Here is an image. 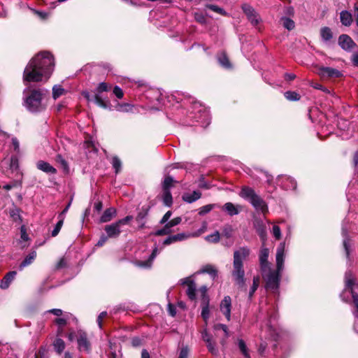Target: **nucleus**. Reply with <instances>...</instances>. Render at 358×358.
Here are the masks:
<instances>
[{
	"mask_svg": "<svg viewBox=\"0 0 358 358\" xmlns=\"http://www.w3.org/2000/svg\"><path fill=\"white\" fill-rule=\"evenodd\" d=\"M10 167L13 170H16L18 168V159L17 157L12 156L10 159Z\"/></svg>",
	"mask_w": 358,
	"mask_h": 358,
	"instance_id": "3c124183",
	"label": "nucleus"
},
{
	"mask_svg": "<svg viewBox=\"0 0 358 358\" xmlns=\"http://www.w3.org/2000/svg\"><path fill=\"white\" fill-rule=\"evenodd\" d=\"M338 44L341 48L346 51H350L355 46L352 39L346 34H342L338 38Z\"/></svg>",
	"mask_w": 358,
	"mask_h": 358,
	"instance_id": "4468645a",
	"label": "nucleus"
},
{
	"mask_svg": "<svg viewBox=\"0 0 358 358\" xmlns=\"http://www.w3.org/2000/svg\"><path fill=\"white\" fill-rule=\"evenodd\" d=\"M345 287L351 289V294L353 299V303L357 308V311L354 315L358 316V294L352 290V285H354V279L352 274L350 271H347L345 275Z\"/></svg>",
	"mask_w": 358,
	"mask_h": 358,
	"instance_id": "6e6552de",
	"label": "nucleus"
},
{
	"mask_svg": "<svg viewBox=\"0 0 358 358\" xmlns=\"http://www.w3.org/2000/svg\"><path fill=\"white\" fill-rule=\"evenodd\" d=\"M94 101L95 103L99 106L100 107H102L103 108H106L108 107L107 103L102 99V98L98 95L96 94L94 96Z\"/></svg>",
	"mask_w": 358,
	"mask_h": 358,
	"instance_id": "49530a36",
	"label": "nucleus"
},
{
	"mask_svg": "<svg viewBox=\"0 0 358 358\" xmlns=\"http://www.w3.org/2000/svg\"><path fill=\"white\" fill-rule=\"evenodd\" d=\"M180 284L187 287L186 294L190 300L196 299V286L194 280L187 277L180 280Z\"/></svg>",
	"mask_w": 358,
	"mask_h": 358,
	"instance_id": "1a4fd4ad",
	"label": "nucleus"
},
{
	"mask_svg": "<svg viewBox=\"0 0 358 358\" xmlns=\"http://www.w3.org/2000/svg\"><path fill=\"white\" fill-rule=\"evenodd\" d=\"M20 238H21V240L23 241H28L29 238V235L27 234V229L25 227V226H22L20 227Z\"/></svg>",
	"mask_w": 358,
	"mask_h": 358,
	"instance_id": "de8ad7c7",
	"label": "nucleus"
},
{
	"mask_svg": "<svg viewBox=\"0 0 358 358\" xmlns=\"http://www.w3.org/2000/svg\"><path fill=\"white\" fill-rule=\"evenodd\" d=\"M48 91L43 89L27 88L24 91V106L30 112L37 113L43 110L45 105L43 103V99L46 95Z\"/></svg>",
	"mask_w": 358,
	"mask_h": 358,
	"instance_id": "20e7f679",
	"label": "nucleus"
},
{
	"mask_svg": "<svg viewBox=\"0 0 358 358\" xmlns=\"http://www.w3.org/2000/svg\"><path fill=\"white\" fill-rule=\"evenodd\" d=\"M64 92V88L60 85H55L52 88V96L55 99H57L63 94Z\"/></svg>",
	"mask_w": 358,
	"mask_h": 358,
	"instance_id": "ea45409f",
	"label": "nucleus"
},
{
	"mask_svg": "<svg viewBox=\"0 0 358 358\" xmlns=\"http://www.w3.org/2000/svg\"><path fill=\"white\" fill-rule=\"evenodd\" d=\"M201 196V193L200 192L194 191L191 194H189V193L185 194L182 196V199L185 201H186L187 203H191L196 201L199 199H200Z\"/></svg>",
	"mask_w": 358,
	"mask_h": 358,
	"instance_id": "4be33fe9",
	"label": "nucleus"
},
{
	"mask_svg": "<svg viewBox=\"0 0 358 358\" xmlns=\"http://www.w3.org/2000/svg\"><path fill=\"white\" fill-rule=\"evenodd\" d=\"M65 347L66 345L64 341L60 338H57L53 342V348L59 355L63 352Z\"/></svg>",
	"mask_w": 358,
	"mask_h": 358,
	"instance_id": "cd10ccee",
	"label": "nucleus"
},
{
	"mask_svg": "<svg viewBox=\"0 0 358 358\" xmlns=\"http://www.w3.org/2000/svg\"><path fill=\"white\" fill-rule=\"evenodd\" d=\"M281 20L282 21L283 27L287 29L292 30L294 28L295 24L292 20L283 17L281 18Z\"/></svg>",
	"mask_w": 358,
	"mask_h": 358,
	"instance_id": "f704fd0d",
	"label": "nucleus"
},
{
	"mask_svg": "<svg viewBox=\"0 0 358 358\" xmlns=\"http://www.w3.org/2000/svg\"><path fill=\"white\" fill-rule=\"evenodd\" d=\"M220 235L219 231H216L213 234L206 236L205 239L210 243H217L220 241Z\"/></svg>",
	"mask_w": 358,
	"mask_h": 358,
	"instance_id": "58836bf2",
	"label": "nucleus"
},
{
	"mask_svg": "<svg viewBox=\"0 0 358 358\" xmlns=\"http://www.w3.org/2000/svg\"><path fill=\"white\" fill-rule=\"evenodd\" d=\"M218 62L221 66L226 69H229L231 67L229 59L224 53H221L219 55Z\"/></svg>",
	"mask_w": 358,
	"mask_h": 358,
	"instance_id": "2f4dec72",
	"label": "nucleus"
},
{
	"mask_svg": "<svg viewBox=\"0 0 358 358\" xmlns=\"http://www.w3.org/2000/svg\"><path fill=\"white\" fill-rule=\"evenodd\" d=\"M197 118L198 120L196 121L201 122L202 127H206L210 123L209 115L206 110H203L200 117Z\"/></svg>",
	"mask_w": 358,
	"mask_h": 358,
	"instance_id": "473e14b6",
	"label": "nucleus"
},
{
	"mask_svg": "<svg viewBox=\"0 0 358 358\" xmlns=\"http://www.w3.org/2000/svg\"><path fill=\"white\" fill-rule=\"evenodd\" d=\"M108 89H109V87L107 83H99V85L97 87V91L99 92H107L108 90Z\"/></svg>",
	"mask_w": 358,
	"mask_h": 358,
	"instance_id": "052dcab7",
	"label": "nucleus"
},
{
	"mask_svg": "<svg viewBox=\"0 0 358 358\" xmlns=\"http://www.w3.org/2000/svg\"><path fill=\"white\" fill-rule=\"evenodd\" d=\"M128 108H130V105L127 103L118 105L117 107V110L122 112H127L129 111Z\"/></svg>",
	"mask_w": 358,
	"mask_h": 358,
	"instance_id": "69168bd1",
	"label": "nucleus"
},
{
	"mask_svg": "<svg viewBox=\"0 0 358 358\" xmlns=\"http://www.w3.org/2000/svg\"><path fill=\"white\" fill-rule=\"evenodd\" d=\"M354 10H355L354 16L355 18L357 26L358 27V1L355 3Z\"/></svg>",
	"mask_w": 358,
	"mask_h": 358,
	"instance_id": "774afa93",
	"label": "nucleus"
},
{
	"mask_svg": "<svg viewBox=\"0 0 358 358\" xmlns=\"http://www.w3.org/2000/svg\"><path fill=\"white\" fill-rule=\"evenodd\" d=\"M173 182L174 180L172 177L166 176L163 182V189L170 190V187L172 186Z\"/></svg>",
	"mask_w": 358,
	"mask_h": 358,
	"instance_id": "37998d69",
	"label": "nucleus"
},
{
	"mask_svg": "<svg viewBox=\"0 0 358 358\" xmlns=\"http://www.w3.org/2000/svg\"><path fill=\"white\" fill-rule=\"evenodd\" d=\"M284 95L289 101H299L301 99L299 94L293 91H287L285 92Z\"/></svg>",
	"mask_w": 358,
	"mask_h": 358,
	"instance_id": "72a5a7b5",
	"label": "nucleus"
},
{
	"mask_svg": "<svg viewBox=\"0 0 358 358\" xmlns=\"http://www.w3.org/2000/svg\"><path fill=\"white\" fill-rule=\"evenodd\" d=\"M17 275V272L15 271H10L6 273V275L4 276V278L2 279L0 287L2 289H6L8 288L10 284L12 282V281L15 279V276Z\"/></svg>",
	"mask_w": 358,
	"mask_h": 358,
	"instance_id": "f3484780",
	"label": "nucleus"
},
{
	"mask_svg": "<svg viewBox=\"0 0 358 358\" xmlns=\"http://www.w3.org/2000/svg\"><path fill=\"white\" fill-rule=\"evenodd\" d=\"M36 167L38 169L46 173L55 174L57 173V170L55 168H54L49 163L43 160H39L37 162Z\"/></svg>",
	"mask_w": 358,
	"mask_h": 358,
	"instance_id": "dca6fc26",
	"label": "nucleus"
},
{
	"mask_svg": "<svg viewBox=\"0 0 358 358\" xmlns=\"http://www.w3.org/2000/svg\"><path fill=\"white\" fill-rule=\"evenodd\" d=\"M285 243H282L279 245L276 252V269L273 270L269 268L268 271L265 272H261L262 278L265 281V287L267 289L276 291L278 289L280 273L284 267V259H285Z\"/></svg>",
	"mask_w": 358,
	"mask_h": 358,
	"instance_id": "f03ea898",
	"label": "nucleus"
},
{
	"mask_svg": "<svg viewBox=\"0 0 358 358\" xmlns=\"http://www.w3.org/2000/svg\"><path fill=\"white\" fill-rule=\"evenodd\" d=\"M55 161L59 163L64 171H69V165L67 162L62 157V155H57L55 157Z\"/></svg>",
	"mask_w": 358,
	"mask_h": 358,
	"instance_id": "4c0bfd02",
	"label": "nucleus"
},
{
	"mask_svg": "<svg viewBox=\"0 0 358 358\" xmlns=\"http://www.w3.org/2000/svg\"><path fill=\"white\" fill-rule=\"evenodd\" d=\"M148 215V209L143 208L141 211H140L136 216V221L141 222Z\"/></svg>",
	"mask_w": 358,
	"mask_h": 358,
	"instance_id": "09e8293b",
	"label": "nucleus"
},
{
	"mask_svg": "<svg viewBox=\"0 0 358 358\" xmlns=\"http://www.w3.org/2000/svg\"><path fill=\"white\" fill-rule=\"evenodd\" d=\"M112 164H113V168L115 170V173H117L120 171L121 166H122L120 159L117 157H113Z\"/></svg>",
	"mask_w": 358,
	"mask_h": 358,
	"instance_id": "c03bdc74",
	"label": "nucleus"
},
{
	"mask_svg": "<svg viewBox=\"0 0 358 358\" xmlns=\"http://www.w3.org/2000/svg\"><path fill=\"white\" fill-rule=\"evenodd\" d=\"M172 215V213L171 211L169 210L167 211L165 215L163 216V217L162 218V220H160V224H166L167 223V221L169 220V218L171 217Z\"/></svg>",
	"mask_w": 358,
	"mask_h": 358,
	"instance_id": "e2e57ef3",
	"label": "nucleus"
},
{
	"mask_svg": "<svg viewBox=\"0 0 358 358\" xmlns=\"http://www.w3.org/2000/svg\"><path fill=\"white\" fill-rule=\"evenodd\" d=\"M320 35L322 38L325 41H330L333 37L331 30L327 27H324L321 29Z\"/></svg>",
	"mask_w": 358,
	"mask_h": 358,
	"instance_id": "c756f323",
	"label": "nucleus"
},
{
	"mask_svg": "<svg viewBox=\"0 0 358 358\" xmlns=\"http://www.w3.org/2000/svg\"><path fill=\"white\" fill-rule=\"evenodd\" d=\"M116 215V209L114 208H107L100 218L101 222H108Z\"/></svg>",
	"mask_w": 358,
	"mask_h": 358,
	"instance_id": "aec40b11",
	"label": "nucleus"
},
{
	"mask_svg": "<svg viewBox=\"0 0 358 358\" xmlns=\"http://www.w3.org/2000/svg\"><path fill=\"white\" fill-rule=\"evenodd\" d=\"M237 345L239 350L245 358H251L249 349L248 348L245 342L243 339L238 338L237 340Z\"/></svg>",
	"mask_w": 358,
	"mask_h": 358,
	"instance_id": "393cba45",
	"label": "nucleus"
},
{
	"mask_svg": "<svg viewBox=\"0 0 358 358\" xmlns=\"http://www.w3.org/2000/svg\"><path fill=\"white\" fill-rule=\"evenodd\" d=\"M201 317L205 321V322H207L210 317L209 298H205L204 302H201Z\"/></svg>",
	"mask_w": 358,
	"mask_h": 358,
	"instance_id": "b1692460",
	"label": "nucleus"
},
{
	"mask_svg": "<svg viewBox=\"0 0 358 358\" xmlns=\"http://www.w3.org/2000/svg\"><path fill=\"white\" fill-rule=\"evenodd\" d=\"M217 206L216 204H208L199 208V214L204 215L210 212L214 208Z\"/></svg>",
	"mask_w": 358,
	"mask_h": 358,
	"instance_id": "c9c22d12",
	"label": "nucleus"
},
{
	"mask_svg": "<svg viewBox=\"0 0 358 358\" xmlns=\"http://www.w3.org/2000/svg\"><path fill=\"white\" fill-rule=\"evenodd\" d=\"M250 255V250L248 247H241L234 252L231 276L234 283L239 288H243L245 285L244 262L248 259Z\"/></svg>",
	"mask_w": 358,
	"mask_h": 358,
	"instance_id": "7ed1b4c3",
	"label": "nucleus"
},
{
	"mask_svg": "<svg viewBox=\"0 0 358 358\" xmlns=\"http://www.w3.org/2000/svg\"><path fill=\"white\" fill-rule=\"evenodd\" d=\"M188 353V349L187 348H182L180 352L179 358H187Z\"/></svg>",
	"mask_w": 358,
	"mask_h": 358,
	"instance_id": "338daca9",
	"label": "nucleus"
},
{
	"mask_svg": "<svg viewBox=\"0 0 358 358\" xmlns=\"http://www.w3.org/2000/svg\"><path fill=\"white\" fill-rule=\"evenodd\" d=\"M194 18H195L196 22H199L201 24L206 23V17H205V16L202 13H194Z\"/></svg>",
	"mask_w": 358,
	"mask_h": 358,
	"instance_id": "864d4df0",
	"label": "nucleus"
},
{
	"mask_svg": "<svg viewBox=\"0 0 358 358\" xmlns=\"http://www.w3.org/2000/svg\"><path fill=\"white\" fill-rule=\"evenodd\" d=\"M76 337L79 350L90 351V343L88 340L87 333L83 330H78L76 334Z\"/></svg>",
	"mask_w": 358,
	"mask_h": 358,
	"instance_id": "9d476101",
	"label": "nucleus"
},
{
	"mask_svg": "<svg viewBox=\"0 0 358 358\" xmlns=\"http://www.w3.org/2000/svg\"><path fill=\"white\" fill-rule=\"evenodd\" d=\"M133 219V217L131 215H127L123 219L119 220L117 222L119 224H120L121 226L127 224L128 222H129Z\"/></svg>",
	"mask_w": 358,
	"mask_h": 358,
	"instance_id": "0e129e2a",
	"label": "nucleus"
},
{
	"mask_svg": "<svg viewBox=\"0 0 358 358\" xmlns=\"http://www.w3.org/2000/svg\"><path fill=\"white\" fill-rule=\"evenodd\" d=\"M269 255V250L264 247L263 245L259 250V268L261 272H265L268 271L269 268H271V264L269 263L268 259Z\"/></svg>",
	"mask_w": 358,
	"mask_h": 358,
	"instance_id": "423d86ee",
	"label": "nucleus"
},
{
	"mask_svg": "<svg viewBox=\"0 0 358 358\" xmlns=\"http://www.w3.org/2000/svg\"><path fill=\"white\" fill-rule=\"evenodd\" d=\"M239 196L248 200L257 210L264 214L268 212V206L266 202L255 192L253 189L249 187H243L239 193Z\"/></svg>",
	"mask_w": 358,
	"mask_h": 358,
	"instance_id": "39448f33",
	"label": "nucleus"
},
{
	"mask_svg": "<svg viewBox=\"0 0 358 358\" xmlns=\"http://www.w3.org/2000/svg\"><path fill=\"white\" fill-rule=\"evenodd\" d=\"M206 6L208 9H210L215 13H217L220 15H227L226 11L224 9H222V8L218 7L217 6L212 5V4H207Z\"/></svg>",
	"mask_w": 358,
	"mask_h": 358,
	"instance_id": "a19ab883",
	"label": "nucleus"
},
{
	"mask_svg": "<svg viewBox=\"0 0 358 358\" xmlns=\"http://www.w3.org/2000/svg\"><path fill=\"white\" fill-rule=\"evenodd\" d=\"M157 254H158V248L157 247H155L153 249L152 252L150 255L149 259L148 260H146V261H140V262H138L137 263V265L138 266L143 267V268H150L151 266V265H152V261L156 257Z\"/></svg>",
	"mask_w": 358,
	"mask_h": 358,
	"instance_id": "a211bd4d",
	"label": "nucleus"
},
{
	"mask_svg": "<svg viewBox=\"0 0 358 358\" xmlns=\"http://www.w3.org/2000/svg\"><path fill=\"white\" fill-rule=\"evenodd\" d=\"M342 235L343 236V247L345 248L346 256L349 257L350 256V238L348 233L347 229L345 228L342 229Z\"/></svg>",
	"mask_w": 358,
	"mask_h": 358,
	"instance_id": "bb28decb",
	"label": "nucleus"
},
{
	"mask_svg": "<svg viewBox=\"0 0 358 358\" xmlns=\"http://www.w3.org/2000/svg\"><path fill=\"white\" fill-rule=\"evenodd\" d=\"M36 257V252L31 251L28 255H27L24 259L21 262L19 266L20 270H22L24 267L30 265L34 261Z\"/></svg>",
	"mask_w": 358,
	"mask_h": 358,
	"instance_id": "412c9836",
	"label": "nucleus"
},
{
	"mask_svg": "<svg viewBox=\"0 0 358 358\" xmlns=\"http://www.w3.org/2000/svg\"><path fill=\"white\" fill-rule=\"evenodd\" d=\"M55 63L52 55L48 52H40L28 63L23 73V82L36 83L48 79L52 73Z\"/></svg>",
	"mask_w": 358,
	"mask_h": 358,
	"instance_id": "f257e3e1",
	"label": "nucleus"
},
{
	"mask_svg": "<svg viewBox=\"0 0 358 358\" xmlns=\"http://www.w3.org/2000/svg\"><path fill=\"white\" fill-rule=\"evenodd\" d=\"M201 336L203 340V341L206 344V347L208 350V351L213 355H219V350L217 348V344L215 341L213 339L212 335L208 333L206 329H204L201 332Z\"/></svg>",
	"mask_w": 358,
	"mask_h": 358,
	"instance_id": "0eeeda50",
	"label": "nucleus"
},
{
	"mask_svg": "<svg viewBox=\"0 0 358 358\" xmlns=\"http://www.w3.org/2000/svg\"><path fill=\"white\" fill-rule=\"evenodd\" d=\"M58 217L59 220L52 231V236L53 237L57 236L64 223V217L58 216Z\"/></svg>",
	"mask_w": 358,
	"mask_h": 358,
	"instance_id": "e433bc0d",
	"label": "nucleus"
},
{
	"mask_svg": "<svg viewBox=\"0 0 358 358\" xmlns=\"http://www.w3.org/2000/svg\"><path fill=\"white\" fill-rule=\"evenodd\" d=\"M54 322L59 327H64L67 323V318L65 317L56 318Z\"/></svg>",
	"mask_w": 358,
	"mask_h": 358,
	"instance_id": "6e6d98bb",
	"label": "nucleus"
},
{
	"mask_svg": "<svg viewBox=\"0 0 358 358\" xmlns=\"http://www.w3.org/2000/svg\"><path fill=\"white\" fill-rule=\"evenodd\" d=\"M199 273H208L214 279L217 275V271L214 266L211 264H207L201 268V270L199 271Z\"/></svg>",
	"mask_w": 358,
	"mask_h": 358,
	"instance_id": "5701e85b",
	"label": "nucleus"
},
{
	"mask_svg": "<svg viewBox=\"0 0 358 358\" xmlns=\"http://www.w3.org/2000/svg\"><path fill=\"white\" fill-rule=\"evenodd\" d=\"M341 23L345 26H350L352 22V15L347 10H343L340 13Z\"/></svg>",
	"mask_w": 358,
	"mask_h": 358,
	"instance_id": "a878e982",
	"label": "nucleus"
},
{
	"mask_svg": "<svg viewBox=\"0 0 358 358\" xmlns=\"http://www.w3.org/2000/svg\"><path fill=\"white\" fill-rule=\"evenodd\" d=\"M162 199H163V202L165 206H167L169 207L172 205L173 199H172V195L171 194L170 190L163 189Z\"/></svg>",
	"mask_w": 358,
	"mask_h": 358,
	"instance_id": "7c9ffc66",
	"label": "nucleus"
},
{
	"mask_svg": "<svg viewBox=\"0 0 358 358\" xmlns=\"http://www.w3.org/2000/svg\"><path fill=\"white\" fill-rule=\"evenodd\" d=\"M199 293L201 294V296L202 298V302H204L205 298H208L207 296V287L206 286H202L200 287V289L198 290Z\"/></svg>",
	"mask_w": 358,
	"mask_h": 358,
	"instance_id": "13d9d810",
	"label": "nucleus"
},
{
	"mask_svg": "<svg viewBox=\"0 0 358 358\" xmlns=\"http://www.w3.org/2000/svg\"><path fill=\"white\" fill-rule=\"evenodd\" d=\"M231 299L230 296H226L222 300L220 308L221 312L224 315L227 321L231 320Z\"/></svg>",
	"mask_w": 358,
	"mask_h": 358,
	"instance_id": "ddd939ff",
	"label": "nucleus"
},
{
	"mask_svg": "<svg viewBox=\"0 0 358 358\" xmlns=\"http://www.w3.org/2000/svg\"><path fill=\"white\" fill-rule=\"evenodd\" d=\"M215 330H219L221 329V331H223L224 333V337L228 338L229 336V332L228 327L226 324H217L214 326Z\"/></svg>",
	"mask_w": 358,
	"mask_h": 358,
	"instance_id": "79ce46f5",
	"label": "nucleus"
},
{
	"mask_svg": "<svg viewBox=\"0 0 358 358\" xmlns=\"http://www.w3.org/2000/svg\"><path fill=\"white\" fill-rule=\"evenodd\" d=\"M199 187L202 189H208L211 187V185L205 181L204 178L201 177L199 180Z\"/></svg>",
	"mask_w": 358,
	"mask_h": 358,
	"instance_id": "5fc2aeb1",
	"label": "nucleus"
},
{
	"mask_svg": "<svg viewBox=\"0 0 358 358\" xmlns=\"http://www.w3.org/2000/svg\"><path fill=\"white\" fill-rule=\"evenodd\" d=\"M318 74L321 77L339 78L342 73L338 70L331 67H320Z\"/></svg>",
	"mask_w": 358,
	"mask_h": 358,
	"instance_id": "2eb2a0df",
	"label": "nucleus"
},
{
	"mask_svg": "<svg viewBox=\"0 0 358 358\" xmlns=\"http://www.w3.org/2000/svg\"><path fill=\"white\" fill-rule=\"evenodd\" d=\"M113 94L118 98V99H122L124 96V93H123V91L122 90V89L118 87V86H115L113 89Z\"/></svg>",
	"mask_w": 358,
	"mask_h": 358,
	"instance_id": "4d7b16f0",
	"label": "nucleus"
},
{
	"mask_svg": "<svg viewBox=\"0 0 358 358\" xmlns=\"http://www.w3.org/2000/svg\"><path fill=\"white\" fill-rule=\"evenodd\" d=\"M171 232L170 228L167 227V224H166L164 227V228L157 230L156 232H155V235L156 236H163L169 234Z\"/></svg>",
	"mask_w": 358,
	"mask_h": 358,
	"instance_id": "a18cd8bd",
	"label": "nucleus"
},
{
	"mask_svg": "<svg viewBox=\"0 0 358 358\" xmlns=\"http://www.w3.org/2000/svg\"><path fill=\"white\" fill-rule=\"evenodd\" d=\"M121 225L117 221L110 224H107L104 227V230L109 238H116L121 234Z\"/></svg>",
	"mask_w": 358,
	"mask_h": 358,
	"instance_id": "f8f14e48",
	"label": "nucleus"
},
{
	"mask_svg": "<svg viewBox=\"0 0 358 358\" xmlns=\"http://www.w3.org/2000/svg\"><path fill=\"white\" fill-rule=\"evenodd\" d=\"M242 9L252 24L257 25L259 24L261 18L252 6L248 4H243Z\"/></svg>",
	"mask_w": 358,
	"mask_h": 358,
	"instance_id": "9b49d317",
	"label": "nucleus"
},
{
	"mask_svg": "<svg viewBox=\"0 0 358 358\" xmlns=\"http://www.w3.org/2000/svg\"><path fill=\"white\" fill-rule=\"evenodd\" d=\"M273 235L277 240L281 238V231L278 226L274 225L273 227Z\"/></svg>",
	"mask_w": 358,
	"mask_h": 358,
	"instance_id": "603ef678",
	"label": "nucleus"
},
{
	"mask_svg": "<svg viewBox=\"0 0 358 358\" xmlns=\"http://www.w3.org/2000/svg\"><path fill=\"white\" fill-rule=\"evenodd\" d=\"M222 234L227 238H229L232 234V229L230 226L225 227L222 230Z\"/></svg>",
	"mask_w": 358,
	"mask_h": 358,
	"instance_id": "680f3d73",
	"label": "nucleus"
},
{
	"mask_svg": "<svg viewBox=\"0 0 358 358\" xmlns=\"http://www.w3.org/2000/svg\"><path fill=\"white\" fill-rule=\"evenodd\" d=\"M259 282H260V277L259 275L254 276L253 279H252V285L250 287V292H249V298L250 299H251L252 297L253 294H255V292L259 287Z\"/></svg>",
	"mask_w": 358,
	"mask_h": 358,
	"instance_id": "c85d7f7f",
	"label": "nucleus"
},
{
	"mask_svg": "<svg viewBox=\"0 0 358 358\" xmlns=\"http://www.w3.org/2000/svg\"><path fill=\"white\" fill-rule=\"evenodd\" d=\"M107 315V312L106 311H103L101 312L98 317H97V323H98V325L100 329L102 328V321H103V319Z\"/></svg>",
	"mask_w": 358,
	"mask_h": 358,
	"instance_id": "bf43d9fd",
	"label": "nucleus"
},
{
	"mask_svg": "<svg viewBox=\"0 0 358 358\" xmlns=\"http://www.w3.org/2000/svg\"><path fill=\"white\" fill-rule=\"evenodd\" d=\"M238 207L239 206H235L231 202H227L222 206V210L225 211L229 215L233 216L239 213L240 210L238 208Z\"/></svg>",
	"mask_w": 358,
	"mask_h": 358,
	"instance_id": "6ab92c4d",
	"label": "nucleus"
},
{
	"mask_svg": "<svg viewBox=\"0 0 358 358\" xmlns=\"http://www.w3.org/2000/svg\"><path fill=\"white\" fill-rule=\"evenodd\" d=\"M181 221H182L181 217H177L173 218L171 221L168 222L166 223V224H167V227H169L171 229V227L179 224L181 222Z\"/></svg>",
	"mask_w": 358,
	"mask_h": 358,
	"instance_id": "8fccbe9b",
	"label": "nucleus"
}]
</instances>
